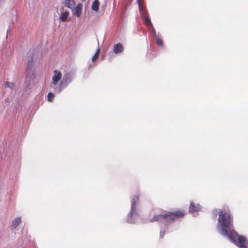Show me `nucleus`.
I'll use <instances>...</instances> for the list:
<instances>
[{
	"instance_id": "obj_21",
	"label": "nucleus",
	"mask_w": 248,
	"mask_h": 248,
	"mask_svg": "<svg viewBox=\"0 0 248 248\" xmlns=\"http://www.w3.org/2000/svg\"><path fill=\"white\" fill-rule=\"evenodd\" d=\"M166 232L165 230L164 231H161L160 232V238H163L164 235L165 234Z\"/></svg>"
},
{
	"instance_id": "obj_4",
	"label": "nucleus",
	"mask_w": 248,
	"mask_h": 248,
	"mask_svg": "<svg viewBox=\"0 0 248 248\" xmlns=\"http://www.w3.org/2000/svg\"><path fill=\"white\" fill-rule=\"evenodd\" d=\"M62 77L61 72L58 70H55L54 71V76L52 78V82L51 83V87H53L55 86L61 80Z\"/></svg>"
},
{
	"instance_id": "obj_15",
	"label": "nucleus",
	"mask_w": 248,
	"mask_h": 248,
	"mask_svg": "<svg viewBox=\"0 0 248 248\" xmlns=\"http://www.w3.org/2000/svg\"><path fill=\"white\" fill-rule=\"evenodd\" d=\"M144 23L146 24V26L151 27L153 26V24L151 21L150 19L148 16H146L144 18Z\"/></svg>"
},
{
	"instance_id": "obj_18",
	"label": "nucleus",
	"mask_w": 248,
	"mask_h": 248,
	"mask_svg": "<svg viewBox=\"0 0 248 248\" xmlns=\"http://www.w3.org/2000/svg\"><path fill=\"white\" fill-rule=\"evenodd\" d=\"M137 2L139 5V8L140 11L144 12V7L142 5L141 1L140 0H137Z\"/></svg>"
},
{
	"instance_id": "obj_5",
	"label": "nucleus",
	"mask_w": 248,
	"mask_h": 248,
	"mask_svg": "<svg viewBox=\"0 0 248 248\" xmlns=\"http://www.w3.org/2000/svg\"><path fill=\"white\" fill-rule=\"evenodd\" d=\"M139 201V196L138 195L135 196L133 197L132 200V204L131 206V214L130 216H131V215L133 214V213L135 212V210H136V206L137 204L138 203Z\"/></svg>"
},
{
	"instance_id": "obj_22",
	"label": "nucleus",
	"mask_w": 248,
	"mask_h": 248,
	"mask_svg": "<svg viewBox=\"0 0 248 248\" xmlns=\"http://www.w3.org/2000/svg\"><path fill=\"white\" fill-rule=\"evenodd\" d=\"M2 0H0V3H1V2L2 1Z\"/></svg>"
},
{
	"instance_id": "obj_17",
	"label": "nucleus",
	"mask_w": 248,
	"mask_h": 248,
	"mask_svg": "<svg viewBox=\"0 0 248 248\" xmlns=\"http://www.w3.org/2000/svg\"><path fill=\"white\" fill-rule=\"evenodd\" d=\"M55 95L52 93H49L47 94V100L49 102H51L53 98L54 97Z\"/></svg>"
},
{
	"instance_id": "obj_7",
	"label": "nucleus",
	"mask_w": 248,
	"mask_h": 248,
	"mask_svg": "<svg viewBox=\"0 0 248 248\" xmlns=\"http://www.w3.org/2000/svg\"><path fill=\"white\" fill-rule=\"evenodd\" d=\"M131 214V211L130 212L127 218V222L129 223H133L135 222L136 217L138 216V214L136 211V210H135V212L133 213L132 215H131V216H130Z\"/></svg>"
},
{
	"instance_id": "obj_20",
	"label": "nucleus",
	"mask_w": 248,
	"mask_h": 248,
	"mask_svg": "<svg viewBox=\"0 0 248 248\" xmlns=\"http://www.w3.org/2000/svg\"><path fill=\"white\" fill-rule=\"evenodd\" d=\"M6 85L7 87H9L10 88H13L14 86V84L12 82H6Z\"/></svg>"
},
{
	"instance_id": "obj_6",
	"label": "nucleus",
	"mask_w": 248,
	"mask_h": 248,
	"mask_svg": "<svg viewBox=\"0 0 248 248\" xmlns=\"http://www.w3.org/2000/svg\"><path fill=\"white\" fill-rule=\"evenodd\" d=\"M201 208V206L200 204H195L193 202H191L189 207V211L190 213L198 212L200 211Z\"/></svg>"
},
{
	"instance_id": "obj_14",
	"label": "nucleus",
	"mask_w": 248,
	"mask_h": 248,
	"mask_svg": "<svg viewBox=\"0 0 248 248\" xmlns=\"http://www.w3.org/2000/svg\"><path fill=\"white\" fill-rule=\"evenodd\" d=\"M20 217H17L12 222V226L13 228H16L21 222Z\"/></svg>"
},
{
	"instance_id": "obj_3",
	"label": "nucleus",
	"mask_w": 248,
	"mask_h": 248,
	"mask_svg": "<svg viewBox=\"0 0 248 248\" xmlns=\"http://www.w3.org/2000/svg\"><path fill=\"white\" fill-rule=\"evenodd\" d=\"M72 81L70 76L69 74H66L64 75L61 81L60 84L59 92L64 88L66 87L68 84Z\"/></svg>"
},
{
	"instance_id": "obj_19",
	"label": "nucleus",
	"mask_w": 248,
	"mask_h": 248,
	"mask_svg": "<svg viewBox=\"0 0 248 248\" xmlns=\"http://www.w3.org/2000/svg\"><path fill=\"white\" fill-rule=\"evenodd\" d=\"M156 44L158 46H162L163 45L162 40L161 38H157L156 39Z\"/></svg>"
},
{
	"instance_id": "obj_9",
	"label": "nucleus",
	"mask_w": 248,
	"mask_h": 248,
	"mask_svg": "<svg viewBox=\"0 0 248 248\" xmlns=\"http://www.w3.org/2000/svg\"><path fill=\"white\" fill-rule=\"evenodd\" d=\"M124 50V47L122 44L118 43L113 46V51L115 54L122 53Z\"/></svg>"
},
{
	"instance_id": "obj_2",
	"label": "nucleus",
	"mask_w": 248,
	"mask_h": 248,
	"mask_svg": "<svg viewBox=\"0 0 248 248\" xmlns=\"http://www.w3.org/2000/svg\"><path fill=\"white\" fill-rule=\"evenodd\" d=\"M186 214L184 210L181 209L174 211L162 210L160 214L154 215L153 218L148 220V222L152 223L164 219H166L167 222L170 223L179 218L184 217Z\"/></svg>"
},
{
	"instance_id": "obj_16",
	"label": "nucleus",
	"mask_w": 248,
	"mask_h": 248,
	"mask_svg": "<svg viewBox=\"0 0 248 248\" xmlns=\"http://www.w3.org/2000/svg\"><path fill=\"white\" fill-rule=\"evenodd\" d=\"M100 50L98 48L96 50L95 53L93 55V56L92 57V61L93 62H95L99 57V55L100 54Z\"/></svg>"
},
{
	"instance_id": "obj_13",
	"label": "nucleus",
	"mask_w": 248,
	"mask_h": 248,
	"mask_svg": "<svg viewBox=\"0 0 248 248\" xmlns=\"http://www.w3.org/2000/svg\"><path fill=\"white\" fill-rule=\"evenodd\" d=\"M30 57H31V61H28L27 65V67H26V72H29L31 69V68H32L33 56L32 55H31Z\"/></svg>"
},
{
	"instance_id": "obj_8",
	"label": "nucleus",
	"mask_w": 248,
	"mask_h": 248,
	"mask_svg": "<svg viewBox=\"0 0 248 248\" xmlns=\"http://www.w3.org/2000/svg\"><path fill=\"white\" fill-rule=\"evenodd\" d=\"M74 9V14L77 17H79L82 12V4L81 3H78L77 5Z\"/></svg>"
},
{
	"instance_id": "obj_10",
	"label": "nucleus",
	"mask_w": 248,
	"mask_h": 248,
	"mask_svg": "<svg viewBox=\"0 0 248 248\" xmlns=\"http://www.w3.org/2000/svg\"><path fill=\"white\" fill-rule=\"evenodd\" d=\"M75 2L74 0H65L64 5L71 10H74Z\"/></svg>"
},
{
	"instance_id": "obj_1",
	"label": "nucleus",
	"mask_w": 248,
	"mask_h": 248,
	"mask_svg": "<svg viewBox=\"0 0 248 248\" xmlns=\"http://www.w3.org/2000/svg\"><path fill=\"white\" fill-rule=\"evenodd\" d=\"M218 226L221 229L218 230L223 236H227L230 240L240 248H247L246 239L242 235H239L234 230L231 229L233 227V218L229 213H224L219 210Z\"/></svg>"
},
{
	"instance_id": "obj_11",
	"label": "nucleus",
	"mask_w": 248,
	"mask_h": 248,
	"mask_svg": "<svg viewBox=\"0 0 248 248\" xmlns=\"http://www.w3.org/2000/svg\"><path fill=\"white\" fill-rule=\"evenodd\" d=\"M100 3L98 0H95L92 3V9L95 12H98L99 11V7Z\"/></svg>"
},
{
	"instance_id": "obj_12",
	"label": "nucleus",
	"mask_w": 248,
	"mask_h": 248,
	"mask_svg": "<svg viewBox=\"0 0 248 248\" xmlns=\"http://www.w3.org/2000/svg\"><path fill=\"white\" fill-rule=\"evenodd\" d=\"M69 15L68 11H65L61 13L59 19L62 22H65L67 20V18Z\"/></svg>"
}]
</instances>
